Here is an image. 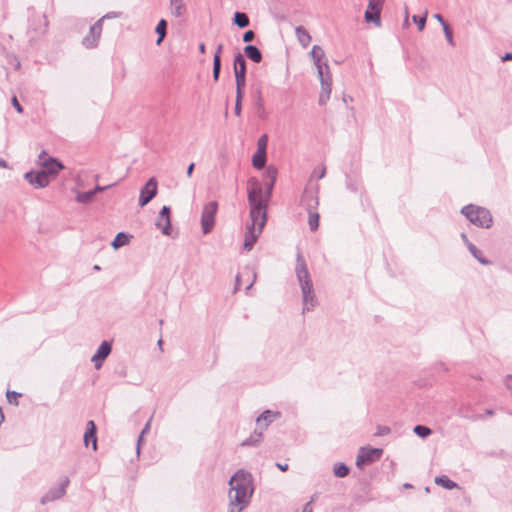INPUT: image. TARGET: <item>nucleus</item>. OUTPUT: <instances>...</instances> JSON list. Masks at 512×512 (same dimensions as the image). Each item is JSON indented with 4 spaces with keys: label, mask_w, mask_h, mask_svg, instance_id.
I'll return each instance as SVG.
<instances>
[{
    "label": "nucleus",
    "mask_w": 512,
    "mask_h": 512,
    "mask_svg": "<svg viewBox=\"0 0 512 512\" xmlns=\"http://www.w3.org/2000/svg\"><path fill=\"white\" fill-rule=\"evenodd\" d=\"M131 236L126 234L125 232H119L114 240L112 241L111 245L112 247L117 250L119 248H121L122 246L126 245L129 243V238Z\"/></svg>",
    "instance_id": "nucleus-28"
},
{
    "label": "nucleus",
    "mask_w": 512,
    "mask_h": 512,
    "mask_svg": "<svg viewBox=\"0 0 512 512\" xmlns=\"http://www.w3.org/2000/svg\"><path fill=\"white\" fill-rule=\"evenodd\" d=\"M509 60H512V53H506V54L502 57V61H509Z\"/></svg>",
    "instance_id": "nucleus-57"
},
{
    "label": "nucleus",
    "mask_w": 512,
    "mask_h": 512,
    "mask_svg": "<svg viewBox=\"0 0 512 512\" xmlns=\"http://www.w3.org/2000/svg\"><path fill=\"white\" fill-rule=\"evenodd\" d=\"M24 179L32 185L34 188H45L50 184V179L46 177V174L41 170L29 171L24 174Z\"/></svg>",
    "instance_id": "nucleus-12"
},
{
    "label": "nucleus",
    "mask_w": 512,
    "mask_h": 512,
    "mask_svg": "<svg viewBox=\"0 0 512 512\" xmlns=\"http://www.w3.org/2000/svg\"><path fill=\"white\" fill-rule=\"evenodd\" d=\"M8 164L4 159L0 158V168H7Z\"/></svg>",
    "instance_id": "nucleus-60"
},
{
    "label": "nucleus",
    "mask_w": 512,
    "mask_h": 512,
    "mask_svg": "<svg viewBox=\"0 0 512 512\" xmlns=\"http://www.w3.org/2000/svg\"><path fill=\"white\" fill-rule=\"evenodd\" d=\"M6 395H7L8 401L11 403L12 402L11 397H15V398L19 397V396H21V393H18V392H15V391H7Z\"/></svg>",
    "instance_id": "nucleus-49"
},
{
    "label": "nucleus",
    "mask_w": 512,
    "mask_h": 512,
    "mask_svg": "<svg viewBox=\"0 0 512 512\" xmlns=\"http://www.w3.org/2000/svg\"><path fill=\"white\" fill-rule=\"evenodd\" d=\"M236 82V95H243V90L246 85V75H235Z\"/></svg>",
    "instance_id": "nucleus-35"
},
{
    "label": "nucleus",
    "mask_w": 512,
    "mask_h": 512,
    "mask_svg": "<svg viewBox=\"0 0 512 512\" xmlns=\"http://www.w3.org/2000/svg\"><path fill=\"white\" fill-rule=\"evenodd\" d=\"M435 483L448 490H452L458 487L457 483L450 480L446 475L437 476L435 478Z\"/></svg>",
    "instance_id": "nucleus-29"
},
{
    "label": "nucleus",
    "mask_w": 512,
    "mask_h": 512,
    "mask_svg": "<svg viewBox=\"0 0 512 512\" xmlns=\"http://www.w3.org/2000/svg\"><path fill=\"white\" fill-rule=\"evenodd\" d=\"M310 55L313 59L314 65L317 68L318 76H322L323 72L329 71V66L327 61H323L325 57L324 50L319 45H314L310 52Z\"/></svg>",
    "instance_id": "nucleus-14"
},
{
    "label": "nucleus",
    "mask_w": 512,
    "mask_h": 512,
    "mask_svg": "<svg viewBox=\"0 0 512 512\" xmlns=\"http://www.w3.org/2000/svg\"><path fill=\"white\" fill-rule=\"evenodd\" d=\"M157 180L151 177L141 188L139 195V206H146L157 195Z\"/></svg>",
    "instance_id": "nucleus-11"
},
{
    "label": "nucleus",
    "mask_w": 512,
    "mask_h": 512,
    "mask_svg": "<svg viewBox=\"0 0 512 512\" xmlns=\"http://www.w3.org/2000/svg\"><path fill=\"white\" fill-rule=\"evenodd\" d=\"M84 442L85 445L88 446L90 442L93 443V448L96 450L97 448V437H96V425L90 420L87 422V429L84 434Z\"/></svg>",
    "instance_id": "nucleus-20"
},
{
    "label": "nucleus",
    "mask_w": 512,
    "mask_h": 512,
    "mask_svg": "<svg viewBox=\"0 0 512 512\" xmlns=\"http://www.w3.org/2000/svg\"><path fill=\"white\" fill-rule=\"evenodd\" d=\"M461 238L464 241V243L466 244V246L468 247V243H471V242L468 240L467 235L465 233H462Z\"/></svg>",
    "instance_id": "nucleus-58"
},
{
    "label": "nucleus",
    "mask_w": 512,
    "mask_h": 512,
    "mask_svg": "<svg viewBox=\"0 0 512 512\" xmlns=\"http://www.w3.org/2000/svg\"><path fill=\"white\" fill-rule=\"evenodd\" d=\"M434 18L442 25V27H444V25H448L441 14H435Z\"/></svg>",
    "instance_id": "nucleus-50"
},
{
    "label": "nucleus",
    "mask_w": 512,
    "mask_h": 512,
    "mask_svg": "<svg viewBox=\"0 0 512 512\" xmlns=\"http://www.w3.org/2000/svg\"><path fill=\"white\" fill-rule=\"evenodd\" d=\"M186 6L183 0H170V13L176 18L183 17L186 14Z\"/></svg>",
    "instance_id": "nucleus-21"
},
{
    "label": "nucleus",
    "mask_w": 512,
    "mask_h": 512,
    "mask_svg": "<svg viewBox=\"0 0 512 512\" xmlns=\"http://www.w3.org/2000/svg\"><path fill=\"white\" fill-rule=\"evenodd\" d=\"M281 413L279 411L265 410L260 416L257 417L256 422L262 428L265 429L275 419L280 418Z\"/></svg>",
    "instance_id": "nucleus-19"
},
{
    "label": "nucleus",
    "mask_w": 512,
    "mask_h": 512,
    "mask_svg": "<svg viewBox=\"0 0 512 512\" xmlns=\"http://www.w3.org/2000/svg\"><path fill=\"white\" fill-rule=\"evenodd\" d=\"M166 31H167V21L165 19H161L155 28V32L158 35V38L156 40L157 45H160L163 42V40L166 36Z\"/></svg>",
    "instance_id": "nucleus-30"
},
{
    "label": "nucleus",
    "mask_w": 512,
    "mask_h": 512,
    "mask_svg": "<svg viewBox=\"0 0 512 512\" xmlns=\"http://www.w3.org/2000/svg\"><path fill=\"white\" fill-rule=\"evenodd\" d=\"M228 512H242L246 509L254 492L252 475L244 470H238L229 481Z\"/></svg>",
    "instance_id": "nucleus-2"
},
{
    "label": "nucleus",
    "mask_w": 512,
    "mask_h": 512,
    "mask_svg": "<svg viewBox=\"0 0 512 512\" xmlns=\"http://www.w3.org/2000/svg\"><path fill=\"white\" fill-rule=\"evenodd\" d=\"M348 188H349V189H351V190H353V191H356V187H355L354 185H350V184H348Z\"/></svg>",
    "instance_id": "nucleus-64"
},
{
    "label": "nucleus",
    "mask_w": 512,
    "mask_h": 512,
    "mask_svg": "<svg viewBox=\"0 0 512 512\" xmlns=\"http://www.w3.org/2000/svg\"><path fill=\"white\" fill-rule=\"evenodd\" d=\"M262 439V431H255L249 438L245 439L241 445L242 446H253L258 444Z\"/></svg>",
    "instance_id": "nucleus-33"
},
{
    "label": "nucleus",
    "mask_w": 512,
    "mask_h": 512,
    "mask_svg": "<svg viewBox=\"0 0 512 512\" xmlns=\"http://www.w3.org/2000/svg\"><path fill=\"white\" fill-rule=\"evenodd\" d=\"M116 183H113V184H110V185H107V186H100V185H96L95 188L93 190H91L92 192H94V196L97 194V193H100V192H103L113 186H115Z\"/></svg>",
    "instance_id": "nucleus-45"
},
{
    "label": "nucleus",
    "mask_w": 512,
    "mask_h": 512,
    "mask_svg": "<svg viewBox=\"0 0 512 512\" xmlns=\"http://www.w3.org/2000/svg\"><path fill=\"white\" fill-rule=\"evenodd\" d=\"M4 420H5V416L2 411V408L0 407V425L4 422Z\"/></svg>",
    "instance_id": "nucleus-61"
},
{
    "label": "nucleus",
    "mask_w": 512,
    "mask_h": 512,
    "mask_svg": "<svg viewBox=\"0 0 512 512\" xmlns=\"http://www.w3.org/2000/svg\"><path fill=\"white\" fill-rule=\"evenodd\" d=\"M426 18H427V12L423 16L414 15L412 17L413 22L417 24L418 29L420 31H422L425 28Z\"/></svg>",
    "instance_id": "nucleus-38"
},
{
    "label": "nucleus",
    "mask_w": 512,
    "mask_h": 512,
    "mask_svg": "<svg viewBox=\"0 0 512 512\" xmlns=\"http://www.w3.org/2000/svg\"><path fill=\"white\" fill-rule=\"evenodd\" d=\"M308 212V224L311 231H316L319 226V213L316 211V209L313 210H307Z\"/></svg>",
    "instance_id": "nucleus-31"
},
{
    "label": "nucleus",
    "mask_w": 512,
    "mask_h": 512,
    "mask_svg": "<svg viewBox=\"0 0 512 512\" xmlns=\"http://www.w3.org/2000/svg\"><path fill=\"white\" fill-rule=\"evenodd\" d=\"M383 0H369L367 9L364 13V19L367 23H373L376 27L381 26V11Z\"/></svg>",
    "instance_id": "nucleus-6"
},
{
    "label": "nucleus",
    "mask_w": 512,
    "mask_h": 512,
    "mask_svg": "<svg viewBox=\"0 0 512 512\" xmlns=\"http://www.w3.org/2000/svg\"><path fill=\"white\" fill-rule=\"evenodd\" d=\"M443 32H444L445 38H446L447 42L449 43V45L454 47L455 46V42H454V38H453V32H452L450 26L449 25H444Z\"/></svg>",
    "instance_id": "nucleus-40"
},
{
    "label": "nucleus",
    "mask_w": 512,
    "mask_h": 512,
    "mask_svg": "<svg viewBox=\"0 0 512 512\" xmlns=\"http://www.w3.org/2000/svg\"><path fill=\"white\" fill-rule=\"evenodd\" d=\"M243 95H236L234 112L237 116L241 114Z\"/></svg>",
    "instance_id": "nucleus-43"
},
{
    "label": "nucleus",
    "mask_w": 512,
    "mask_h": 512,
    "mask_svg": "<svg viewBox=\"0 0 512 512\" xmlns=\"http://www.w3.org/2000/svg\"><path fill=\"white\" fill-rule=\"evenodd\" d=\"M413 431L420 438H426L432 433L431 429L424 425H416Z\"/></svg>",
    "instance_id": "nucleus-36"
},
{
    "label": "nucleus",
    "mask_w": 512,
    "mask_h": 512,
    "mask_svg": "<svg viewBox=\"0 0 512 512\" xmlns=\"http://www.w3.org/2000/svg\"><path fill=\"white\" fill-rule=\"evenodd\" d=\"M468 250L472 256L477 259L483 265L491 264L487 258L483 257L482 251L479 250L473 243H468Z\"/></svg>",
    "instance_id": "nucleus-27"
},
{
    "label": "nucleus",
    "mask_w": 512,
    "mask_h": 512,
    "mask_svg": "<svg viewBox=\"0 0 512 512\" xmlns=\"http://www.w3.org/2000/svg\"><path fill=\"white\" fill-rule=\"evenodd\" d=\"M234 74L246 75V60L241 53H237L234 57Z\"/></svg>",
    "instance_id": "nucleus-24"
},
{
    "label": "nucleus",
    "mask_w": 512,
    "mask_h": 512,
    "mask_svg": "<svg viewBox=\"0 0 512 512\" xmlns=\"http://www.w3.org/2000/svg\"><path fill=\"white\" fill-rule=\"evenodd\" d=\"M485 414L488 415V416H492L494 414V411L492 409H487L485 411Z\"/></svg>",
    "instance_id": "nucleus-63"
},
{
    "label": "nucleus",
    "mask_w": 512,
    "mask_h": 512,
    "mask_svg": "<svg viewBox=\"0 0 512 512\" xmlns=\"http://www.w3.org/2000/svg\"><path fill=\"white\" fill-rule=\"evenodd\" d=\"M118 16H119V14L116 12H109V13L105 14L102 18L104 21L105 19L116 18Z\"/></svg>",
    "instance_id": "nucleus-52"
},
{
    "label": "nucleus",
    "mask_w": 512,
    "mask_h": 512,
    "mask_svg": "<svg viewBox=\"0 0 512 512\" xmlns=\"http://www.w3.org/2000/svg\"><path fill=\"white\" fill-rule=\"evenodd\" d=\"M326 174L325 167H322L319 171L314 170L311 177H317L318 179H322Z\"/></svg>",
    "instance_id": "nucleus-47"
},
{
    "label": "nucleus",
    "mask_w": 512,
    "mask_h": 512,
    "mask_svg": "<svg viewBox=\"0 0 512 512\" xmlns=\"http://www.w3.org/2000/svg\"><path fill=\"white\" fill-rule=\"evenodd\" d=\"M93 198H94V192L89 190L86 192H79L76 196V201L81 204H87V203H90Z\"/></svg>",
    "instance_id": "nucleus-34"
},
{
    "label": "nucleus",
    "mask_w": 512,
    "mask_h": 512,
    "mask_svg": "<svg viewBox=\"0 0 512 512\" xmlns=\"http://www.w3.org/2000/svg\"><path fill=\"white\" fill-rule=\"evenodd\" d=\"M194 168H195V163H193V162L190 163L189 166L187 167V171H186L187 177L192 176Z\"/></svg>",
    "instance_id": "nucleus-51"
},
{
    "label": "nucleus",
    "mask_w": 512,
    "mask_h": 512,
    "mask_svg": "<svg viewBox=\"0 0 512 512\" xmlns=\"http://www.w3.org/2000/svg\"><path fill=\"white\" fill-rule=\"evenodd\" d=\"M263 178L266 189V198H271L272 190L277 178V169L272 165L268 166L263 174Z\"/></svg>",
    "instance_id": "nucleus-18"
},
{
    "label": "nucleus",
    "mask_w": 512,
    "mask_h": 512,
    "mask_svg": "<svg viewBox=\"0 0 512 512\" xmlns=\"http://www.w3.org/2000/svg\"><path fill=\"white\" fill-rule=\"evenodd\" d=\"M12 105H13V107L15 108V110H16L18 113H20V114H21V113L23 112V108H22L21 104L19 103V101H18V99H17V97H16V96H14V97L12 98Z\"/></svg>",
    "instance_id": "nucleus-46"
},
{
    "label": "nucleus",
    "mask_w": 512,
    "mask_h": 512,
    "mask_svg": "<svg viewBox=\"0 0 512 512\" xmlns=\"http://www.w3.org/2000/svg\"><path fill=\"white\" fill-rule=\"evenodd\" d=\"M235 282H236L235 283V291H237L239 289L240 285H241V275L240 274H238L236 276Z\"/></svg>",
    "instance_id": "nucleus-54"
},
{
    "label": "nucleus",
    "mask_w": 512,
    "mask_h": 512,
    "mask_svg": "<svg viewBox=\"0 0 512 512\" xmlns=\"http://www.w3.org/2000/svg\"><path fill=\"white\" fill-rule=\"evenodd\" d=\"M268 137L266 134L262 135L257 142V150L266 152Z\"/></svg>",
    "instance_id": "nucleus-41"
},
{
    "label": "nucleus",
    "mask_w": 512,
    "mask_h": 512,
    "mask_svg": "<svg viewBox=\"0 0 512 512\" xmlns=\"http://www.w3.org/2000/svg\"><path fill=\"white\" fill-rule=\"evenodd\" d=\"M383 449L362 447L356 459V466L360 469L366 464H371L381 458Z\"/></svg>",
    "instance_id": "nucleus-7"
},
{
    "label": "nucleus",
    "mask_w": 512,
    "mask_h": 512,
    "mask_svg": "<svg viewBox=\"0 0 512 512\" xmlns=\"http://www.w3.org/2000/svg\"><path fill=\"white\" fill-rule=\"evenodd\" d=\"M245 270L247 271V273H251L252 276H253L252 282L246 287V290H249L253 286V284H254V282L256 280L257 274H256V272L254 270H250L247 267L245 268Z\"/></svg>",
    "instance_id": "nucleus-48"
},
{
    "label": "nucleus",
    "mask_w": 512,
    "mask_h": 512,
    "mask_svg": "<svg viewBox=\"0 0 512 512\" xmlns=\"http://www.w3.org/2000/svg\"><path fill=\"white\" fill-rule=\"evenodd\" d=\"M295 274L302 292V313L304 314L305 312L312 311L318 305V300L313 288V283L307 268L306 261L300 252H298L296 255Z\"/></svg>",
    "instance_id": "nucleus-3"
},
{
    "label": "nucleus",
    "mask_w": 512,
    "mask_h": 512,
    "mask_svg": "<svg viewBox=\"0 0 512 512\" xmlns=\"http://www.w3.org/2000/svg\"><path fill=\"white\" fill-rule=\"evenodd\" d=\"M222 50H223V45L222 44H219L216 48V51H215V54H214V57L218 56V58L221 60V53H222Z\"/></svg>",
    "instance_id": "nucleus-53"
},
{
    "label": "nucleus",
    "mask_w": 512,
    "mask_h": 512,
    "mask_svg": "<svg viewBox=\"0 0 512 512\" xmlns=\"http://www.w3.org/2000/svg\"><path fill=\"white\" fill-rule=\"evenodd\" d=\"M221 72V60L218 56L213 57V79L218 81Z\"/></svg>",
    "instance_id": "nucleus-37"
},
{
    "label": "nucleus",
    "mask_w": 512,
    "mask_h": 512,
    "mask_svg": "<svg viewBox=\"0 0 512 512\" xmlns=\"http://www.w3.org/2000/svg\"><path fill=\"white\" fill-rule=\"evenodd\" d=\"M199 51L200 53L204 54L206 52V46L204 43L199 44Z\"/></svg>",
    "instance_id": "nucleus-59"
},
{
    "label": "nucleus",
    "mask_w": 512,
    "mask_h": 512,
    "mask_svg": "<svg viewBox=\"0 0 512 512\" xmlns=\"http://www.w3.org/2000/svg\"><path fill=\"white\" fill-rule=\"evenodd\" d=\"M295 35L297 37L298 42L304 48L308 47V45L310 44V42L312 40L309 32L303 26H297L295 28Z\"/></svg>",
    "instance_id": "nucleus-23"
},
{
    "label": "nucleus",
    "mask_w": 512,
    "mask_h": 512,
    "mask_svg": "<svg viewBox=\"0 0 512 512\" xmlns=\"http://www.w3.org/2000/svg\"><path fill=\"white\" fill-rule=\"evenodd\" d=\"M111 351L112 346L109 342L103 341L99 345L96 353L91 358L96 369H100L102 367L104 360L110 355Z\"/></svg>",
    "instance_id": "nucleus-16"
},
{
    "label": "nucleus",
    "mask_w": 512,
    "mask_h": 512,
    "mask_svg": "<svg viewBox=\"0 0 512 512\" xmlns=\"http://www.w3.org/2000/svg\"><path fill=\"white\" fill-rule=\"evenodd\" d=\"M277 467L283 472L288 470V464L277 463Z\"/></svg>",
    "instance_id": "nucleus-55"
},
{
    "label": "nucleus",
    "mask_w": 512,
    "mask_h": 512,
    "mask_svg": "<svg viewBox=\"0 0 512 512\" xmlns=\"http://www.w3.org/2000/svg\"><path fill=\"white\" fill-rule=\"evenodd\" d=\"M390 432H391V429L388 426L378 425L377 430L375 432V436L388 435Z\"/></svg>",
    "instance_id": "nucleus-42"
},
{
    "label": "nucleus",
    "mask_w": 512,
    "mask_h": 512,
    "mask_svg": "<svg viewBox=\"0 0 512 512\" xmlns=\"http://www.w3.org/2000/svg\"><path fill=\"white\" fill-rule=\"evenodd\" d=\"M156 226L161 228L162 234L170 235L171 233V220H170V207L163 206L159 212V218L156 221Z\"/></svg>",
    "instance_id": "nucleus-17"
},
{
    "label": "nucleus",
    "mask_w": 512,
    "mask_h": 512,
    "mask_svg": "<svg viewBox=\"0 0 512 512\" xmlns=\"http://www.w3.org/2000/svg\"><path fill=\"white\" fill-rule=\"evenodd\" d=\"M461 213L478 227L490 228L492 225V215L490 211L484 207L468 204L461 209Z\"/></svg>",
    "instance_id": "nucleus-4"
},
{
    "label": "nucleus",
    "mask_w": 512,
    "mask_h": 512,
    "mask_svg": "<svg viewBox=\"0 0 512 512\" xmlns=\"http://www.w3.org/2000/svg\"><path fill=\"white\" fill-rule=\"evenodd\" d=\"M333 472L336 477L343 478L349 474L350 469L346 464L339 462L334 465Z\"/></svg>",
    "instance_id": "nucleus-32"
},
{
    "label": "nucleus",
    "mask_w": 512,
    "mask_h": 512,
    "mask_svg": "<svg viewBox=\"0 0 512 512\" xmlns=\"http://www.w3.org/2000/svg\"><path fill=\"white\" fill-rule=\"evenodd\" d=\"M233 24L239 28H245L250 24V20L246 13L237 11L233 16Z\"/></svg>",
    "instance_id": "nucleus-26"
},
{
    "label": "nucleus",
    "mask_w": 512,
    "mask_h": 512,
    "mask_svg": "<svg viewBox=\"0 0 512 512\" xmlns=\"http://www.w3.org/2000/svg\"><path fill=\"white\" fill-rule=\"evenodd\" d=\"M244 54L254 63H260L262 61V53L259 48L255 45H246L244 47Z\"/></svg>",
    "instance_id": "nucleus-22"
},
{
    "label": "nucleus",
    "mask_w": 512,
    "mask_h": 512,
    "mask_svg": "<svg viewBox=\"0 0 512 512\" xmlns=\"http://www.w3.org/2000/svg\"><path fill=\"white\" fill-rule=\"evenodd\" d=\"M247 198L250 221L246 225L243 248L250 251L266 225L268 202L271 198H266V190H263L262 184L255 178L248 180Z\"/></svg>",
    "instance_id": "nucleus-1"
},
{
    "label": "nucleus",
    "mask_w": 512,
    "mask_h": 512,
    "mask_svg": "<svg viewBox=\"0 0 512 512\" xmlns=\"http://www.w3.org/2000/svg\"><path fill=\"white\" fill-rule=\"evenodd\" d=\"M409 25V22H408V10L406 9L405 10V21H404V26H408Z\"/></svg>",
    "instance_id": "nucleus-62"
},
{
    "label": "nucleus",
    "mask_w": 512,
    "mask_h": 512,
    "mask_svg": "<svg viewBox=\"0 0 512 512\" xmlns=\"http://www.w3.org/2000/svg\"><path fill=\"white\" fill-rule=\"evenodd\" d=\"M321 83V94L319 96V104L324 105L331 95L332 78L329 71L323 72L322 76H318Z\"/></svg>",
    "instance_id": "nucleus-15"
},
{
    "label": "nucleus",
    "mask_w": 512,
    "mask_h": 512,
    "mask_svg": "<svg viewBox=\"0 0 512 512\" xmlns=\"http://www.w3.org/2000/svg\"><path fill=\"white\" fill-rule=\"evenodd\" d=\"M254 38H255V33L252 30H248V31L244 32L243 37H242V39L245 43L252 42L254 40Z\"/></svg>",
    "instance_id": "nucleus-44"
},
{
    "label": "nucleus",
    "mask_w": 512,
    "mask_h": 512,
    "mask_svg": "<svg viewBox=\"0 0 512 512\" xmlns=\"http://www.w3.org/2000/svg\"><path fill=\"white\" fill-rule=\"evenodd\" d=\"M318 185L315 187H306L302 197H301V203L305 207L306 210H313L316 209L319 204L318 199Z\"/></svg>",
    "instance_id": "nucleus-13"
},
{
    "label": "nucleus",
    "mask_w": 512,
    "mask_h": 512,
    "mask_svg": "<svg viewBox=\"0 0 512 512\" xmlns=\"http://www.w3.org/2000/svg\"><path fill=\"white\" fill-rule=\"evenodd\" d=\"M70 480L67 476H64L60 479L58 487L50 488L47 493H45L41 499L40 503L42 505L47 504L48 502H52L62 498L66 494V488L68 487Z\"/></svg>",
    "instance_id": "nucleus-8"
},
{
    "label": "nucleus",
    "mask_w": 512,
    "mask_h": 512,
    "mask_svg": "<svg viewBox=\"0 0 512 512\" xmlns=\"http://www.w3.org/2000/svg\"><path fill=\"white\" fill-rule=\"evenodd\" d=\"M266 164V152L257 150L252 157V165L254 168L261 170Z\"/></svg>",
    "instance_id": "nucleus-25"
},
{
    "label": "nucleus",
    "mask_w": 512,
    "mask_h": 512,
    "mask_svg": "<svg viewBox=\"0 0 512 512\" xmlns=\"http://www.w3.org/2000/svg\"><path fill=\"white\" fill-rule=\"evenodd\" d=\"M460 414H461L462 417L470 418V419H473V420H476V419L479 418L478 416H469L468 414L464 413L462 410L460 411Z\"/></svg>",
    "instance_id": "nucleus-56"
},
{
    "label": "nucleus",
    "mask_w": 512,
    "mask_h": 512,
    "mask_svg": "<svg viewBox=\"0 0 512 512\" xmlns=\"http://www.w3.org/2000/svg\"><path fill=\"white\" fill-rule=\"evenodd\" d=\"M102 24H103V18H100L90 27L88 35H86L83 38L82 44L87 49H92V48L97 47L101 33H102Z\"/></svg>",
    "instance_id": "nucleus-10"
},
{
    "label": "nucleus",
    "mask_w": 512,
    "mask_h": 512,
    "mask_svg": "<svg viewBox=\"0 0 512 512\" xmlns=\"http://www.w3.org/2000/svg\"><path fill=\"white\" fill-rule=\"evenodd\" d=\"M150 424H151V418L147 421V423L145 424L143 430L141 431L139 437H138V440H137V447H136V452H137V455L140 454V444H141V441L143 439V436L145 433H147L150 429Z\"/></svg>",
    "instance_id": "nucleus-39"
},
{
    "label": "nucleus",
    "mask_w": 512,
    "mask_h": 512,
    "mask_svg": "<svg viewBox=\"0 0 512 512\" xmlns=\"http://www.w3.org/2000/svg\"><path fill=\"white\" fill-rule=\"evenodd\" d=\"M45 152H42L39 155V160L41 161L42 169L41 171L46 174V177L52 181V179L58 174L60 170L64 168L63 164L52 157L44 158Z\"/></svg>",
    "instance_id": "nucleus-9"
},
{
    "label": "nucleus",
    "mask_w": 512,
    "mask_h": 512,
    "mask_svg": "<svg viewBox=\"0 0 512 512\" xmlns=\"http://www.w3.org/2000/svg\"><path fill=\"white\" fill-rule=\"evenodd\" d=\"M218 211L217 201H210L204 205L201 213V228L203 234H209L215 226V217Z\"/></svg>",
    "instance_id": "nucleus-5"
}]
</instances>
